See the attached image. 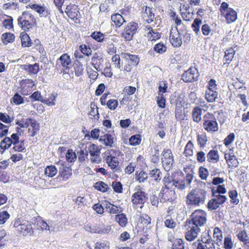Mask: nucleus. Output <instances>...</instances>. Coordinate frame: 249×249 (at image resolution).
I'll return each instance as SVG.
<instances>
[{
	"label": "nucleus",
	"instance_id": "nucleus-1",
	"mask_svg": "<svg viewBox=\"0 0 249 249\" xmlns=\"http://www.w3.org/2000/svg\"><path fill=\"white\" fill-rule=\"evenodd\" d=\"M19 134L14 133L12 134L11 137L4 138L0 142V147L1 149L5 151L13 144V147L11 149L10 153H13V151L18 152H23L26 149L24 141H19Z\"/></svg>",
	"mask_w": 249,
	"mask_h": 249
},
{
	"label": "nucleus",
	"instance_id": "nucleus-2",
	"mask_svg": "<svg viewBox=\"0 0 249 249\" xmlns=\"http://www.w3.org/2000/svg\"><path fill=\"white\" fill-rule=\"evenodd\" d=\"M206 192L201 189H193L186 197V203L188 205L200 206L205 200Z\"/></svg>",
	"mask_w": 249,
	"mask_h": 249
},
{
	"label": "nucleus",
	"instance_id": "nucleus-3",
	"mask_svg": "<svg viewBox=\"0 0 249 249\" xmlns=\"http://www.w3.org/2000/svg\"><path fill=\"white\" fill-rule=\"evenodd\" d=\"M137 191L131 196V201L135 208L140 209L142 210L144 203L148 200L147 194L142 190V189L139 187V188H136Z\"/></svg>",
	"mask_w": 249,
	"mask_h": 249
},
{
	"label": "nucleus",
	"instance_id": "nucleus-4",
	"mask_svg": "<svg viewBox=\"0 0 249 249\" xmlns=\"http://www.w3.org/2000/svg\"><path fill=\"white\" fill-rule=\"evenodd\" d=\"M206 213L200 209L195 211L191 215V219L186 221L187 222L199 228L203 226L206 224Z\"/></svg>",
	"mask_w": 249,
	"mask_h": 249
},
{
	"label": "nucleus",
	"instance_id": "nucleus-5",
	"mask_svg": "<svg viewBox=\"0 0 249 249\" xmlns=\"http://www.w3.org/2000/svg\"><path fill=\"white\" fill-rule=\"evenodd\" d=\"M162 166L166 171L170 170L174 162L173 155L171 150L164 149L161 154Z\"/></svg>",
	"mask_w": 249,
	"mask_h": 249
},
{
	"label": "nucleus",
	"instance_id": "nucleus-6",
	"mask_svg": "<svg viewBox=\"0 0 249 249\" xmlns=\"http://www.w3.org/2000/svg\"><path fill=\"white\" fill-rule=\"evenodd\" d=\"M203 127L208 132H216L218 129L217 123L214 116L210 113L206 114L204 117Z\"/></svg>",
	"mask_w": 249,
	"mask_h": 249
},
{
	"label": "nucleus",
	"instance_id": "nucleus-7",
	"mask_svg": "<svg viewBox=\"0 0 249 249\" xmlns=\"http://www.w3.org/2000/svg\"><path fill=\"white\" fill-rule=\"evenodd\" d=\"M138 25L135 22H131L127 24L122 33V36L126 40L132 39L133 36L137 31Z\"/></svg>",
	"mask_w": 249,
	"mask_h": 249
},
{
	"label": "nucleus",
	"instance_id": "nucleus-8",
	"mask_svg": "<svg viewBox=\"0 0 249 249\" xmlns=\"http://www.w3.org/2000/svg\"><path fill=\"white\" fill-rule=\"evenodd\" d=\"M32 223L36 225L38 229H40L42 230L49 231L50 232L54 231L55 228V226L53 225V222L52 221H48L47 223L40 217L33 219Z\"/></svg>",
	"mask_w": 249,
	"mask_h": 249
},
{
	"label": "nucleus",
	"instance_id": "nucleus-9",
	"mask_svg": "<svg viewBox=\"0 0 249 249\" xmlns=\"http://www.w3.org/2000/svg\"><path fill=\"white\" fill-rule=\"evenodd\" d=\"M198 76L197 69L195 67H191L182 74L181 79L186 83L192 82L197 80Z\"/></svg>",
	"mask_w": 249,
	"mask_h": 249
},
{
	"label": "nucleus",
	"instance_id": "nucleus-10",
	"mask_svg": "<svg viewBox=\"0 0 249 249\" xmlns=\"http://www.w3.org/2000/svg\"><path fill=\"white\" fill-rule=\"evenodd\" d=\"M170 41L174 47H179L182 45L181 34L177 27L172 28L170 30Z\"/></svg>",
	"mask_w": 249,
	"mask_h": 249
},
{
	"label": "nucleus",
	"instance_id": "nucleus-11",
	"mask_svg": "<svg viewBox=\"0 0 249 249\" xmlns=\"http://www.w3.org/2000/svg\"><path fill=\"white\" fill-rule=\"evenodd\" d=\"M185 226L187 229L185 234L186 240L189 241H193L197 237L198 233L200 231V229L187 222Z\"/></svg>",
	"mask_w": 249,
	"mask_h": 249
},
{
	"label": "nucleus",
	"instance_id": "nucleus-12",
	"mask_svg": "<svg viewBox=\"0 0 249 249\" xmlns=\"http://www.w3.org/2000/svg\"><path fill=\"white\" fill-rule=\"evenodd\" d=\"M175 180L173 179L172 176H170L168 174L164 178H163V182L166 187V189H162L160 193V196L161 194V192L163 193L165 191V195H163L161 196L162 198L164 200V201H167L169 200V198L166 196V194L167 193H172V191L169 190V189H173V187L174 186L173 183H174Z\"/></svg>",
	"mask_w": 249,
	"mask_h": 249
},
{
	"label": "nucleus",
	"instance_id": "nucleus-13",
	"mask_svg": "<svg viewBox=\"0 0 249 249\" xmlns=\"http://www.w3.org/2000/svg\"><path fill=\"white\" fill-rule=\"evenodd\" d=\"M224 158L228 163L229 167H236L238 166L239 162L232 149H230L225 153Z\"/></svg>",
	"mask_w": 249,
	"mask_h": 249
},
{
	"label": "nucleus",
	"instance_id": "nucleus-14",
	"mask_svg": "<svg viewBox=\"0 0 249 249\" xmlns=\"http://www.w3.org/2000/svg\"><path fill=\"white\" fill-rule=\"evenodd\" d=\"M18 232L23 236H26L33 232L31 224L28 221H23L21 226L18 228Z\"/></svg>",
	"mask_w": 249,
	"mask_h": 249
},
{
	"label": "nucleus",
	"instance_id": "nucleus-15",
	"mask_svg": "<svg viewBox=\"0 0 249 249\" xmlns=\"http://www.w3.org/2000/svg\"><path fill=\"white\" fill-rule=\"evenodd\" d=\"M121 56L124 59L125 63H129L133 66H136L140 62V58L138 55L131 54L128 53H122Z\"/></svg>",
	"mask_w": 249,
	"mask_h": 249
},
{
	"label": "nucleus",
	"instance_id": "nucleus-16",
	"mask_svg": "<svg viewBox=\"0 0 249 249\" xmlns=\"http://www.w3.org/2000/svg\"><path fill=\"white\" fill-rule=\"evenodd\" d=\"M142 16L143 19L147 23L152 22L155 18L153 9L147 6H145V8L143 7Z\"/></svg>",
	"mask_w": 249,
	"mask_h": 249
},
{
	"label": "nucleus",
	"instance_id": "nucleus-17",
	"mask_svg": "<svg viewBox=\"0 0 249 249\" xmlns=\"http://www.w3.org/2000/svg\"><path fill=\"white\" fill-rule=\"evenodd\" d=\"M99 141L103 142L106 146L112 147L114 146L115 138L110 134H106L101 136Z\"/></svg>",
	"mask_w": 249,
	"mask_h": 249
},
{
	"label": "nucleus",
	"instance_id": "nucleus-18",
	"mask_svg": "<svg viewBox=\"0 0 249 249\" xmlns=\"http://www.w3.org/2000/svg\"><path fill=\"white\" fill-rule=\"evenodd\" d=\"M221 16L224 17L228 24H230L235 21L237 18V13L233 9H230Z\"/></svg>",
	"mask_w": 249,
	"mask_h": 249
},
{
	"label": "nucleus",
	"instance_id": "nucleus-19",
	"mask_svg": "<svg viewBox=\"0 0 249 249\" xmlns=\"http://www.w3.org/2000/svg\"><path fill=\"white\" fill-rule=\"evenodd\" d=\"M103 59L96 54L94 55L91 58L92 65L98 71H100L103 68Z\"/></svg>",
	"mask_w": 249,
	"mask_h": 249
},
{
	"label": "nucleus",
	"instance_id": "nucleus-20",
	"mask_svg": "<svg viewBox=\"0 0 249 249\" xmlns=\"http://www.w3.org/2000/svg\"><path fill=\"white\" fill-rule=\"evenodd\" d=\"M29 6L31 9L38 13L40 17H46L49 15L48 11L43 6H40L36 4L30 5Z\"/></svg>",
	"mask_w": 249,
	"mask_h": 249
},
{
	"label": "nucleus",
	"instance_id": "nucleus-21",
	"mask_svg": "<svg viewBox=\"0 0 249 249\" xmlns=\"http://www.w3.org/2000/svg\"><path fill=\"white\" fill-rule=\"evenodd\" d=\"M106 162L110 168L112 170L116 169L118 170V168H117L119 165V161L118 159L114 156L111 155L107 156L106 159Z\"/></svg>",
	"mask_w": 249,
	"mask_h": 249
},
{
	"label": "nucleus",
	"instance_id": "nucleus-22",
	"mask_svg": "<svg viewBox=\"0 0 249 249\" xmlns=\"http://www.w3.org/2000/svg\"><path fill=\"white\" fill-rule=\"evenodd\" d=\"M112 230L111 225H105L104 224L95 226V233L99 234L109 233Z\"/></svg>",
	"mask_w": 249,
	"mask_h": 249
},
{
	"label": "nucleus",
	"instance_id": "nucleus-23",
	"mask_svg": "<svg viewBox=\"0 0 249 249\" xmlns=\"http://www.w3.org/2000/svg\"><path fill=\"white\" fill-rule=\"evenodd\" d=\"M57 62L58 64H61L63 68H68L71 63V60L67 53H64L58 59Z\"/></svg>",
	"mask_w": 249,
	"mask_h": 249
},
{
	"label": "nucleus",
	"instance_id": "nucleus-24",
	"mask_svg": "<svg viewBox=\"0 0 249 249\" xmlns=\"http://www.w3.org/2000/svg\"><path fill=\"white\" fill-rule=\"evenodd\" d=\"M111 19L117 27H121L125 22L123 16L119 14L112 15Z\"/></svg>",
	"mask_w": 249,
	"mask_h": 249
},
{
	"label": "nucleus",
	"instance_id": "nucleus-25",
	"mask_svg": "<svg viewBox=\"0 0 249 249\" xmlns=\"http://www.w3.org/2000/svg\"><path fill=\"white\" fill-rule=\"evenodd\" d=\"M115 220L122 227H125L127 224V218L125 214L122 213L115 215Z\"/></svg>",
	"mask_w": 249,
	"mask_h": 249
},
{
	"label": "nucleus",
	"instance_id": "nucleus-26",
	"mask_svg": "<svg viewBox=\"0 0 249 249\" xmlns=\"http://www.w3.org/2000/svg\"><path fill=\"white\" fill-rule=\"evenodd\" d=\"M218 93L217 91L213 89H208L206 91L205 98L208 102L213 103L215 101L217 97Z\"/></svg>",
	"mask_w": 249,
	"mask_h": 249
},
{
	"label": "nucleus",
	"instance_id": "nucleus-27",
	"mask_svg": "<svg viewBox=\"0 0 249 249\" xmlns=\"http://www.w3.org/2000/svg\"><path fill=\"white\" fill-rule=\"evenodd\" d=\"M202 109L198 107L194 108L192 111V118L194 122L199 123L201 120Z\"/></svg>",
	"mask_w": 249,
	"mask_h": 249
},
{
	"label": "nucleus",
	"instance_id": "nucleus-28",
	"mask_svg": "<svg viewBox=\"0 0 249 249\" xmlns=\"http://www.w3.org/2000/svg\"><path fill=\"white\" fill-rule=\"evenodd\" d=\"M25 69L31 75L36 74L39 70V65L36 63L34 65L28 64L25 66Z\"/></svg>",
	"mask_w": 249,
	"mask_h": 249
},
{
	"label": "nucleus",
	"instance_id": "nucleus-29",
	"mask_svg": "<svg viewBox=\"0 0 249 249\" xmlns=\"http://www.w3.org/2000/svg\"><path fill=\"white\" fill-rule=\"evenodd\" d=\"M24 20H28V21L33 22L35 20V18L34 16L28 12H24L22 13L21 16L19 17L18 19V21H19L20 23Z\"/></svg>",
	"mask_w": 249,
	"mask_h": 249
},
{
	"label": "nucleus",
	"instance_id": "nucleus-30",
	"mask_svg": "<svg viewBox=\"0 0 249 249\" xmlns=\"http://www.w3.org/2000/svg\"><path fill=\"white\" fill-rule=\"evenodd\" d=\"M90 156L100 155L101 148L95 144H90L88 147Z\"/></svg>",
	"mask_w": 249,
	"mask_h": 249
},
{
	"label": "nucleus",
	"instance_id": "nucleus-31",
	"mask_svg": "<svg viewBox=\"0 0 249 249\" xmlns=\"http://www.w3.org/2000/svg\"><path fill=\"white\" fill-rule=\"evenodd\" d=\"M207 160L209 161L217 162L219 160V155L217 151L210 150L207 155Z\"/></svg>",
	"mask_w": 249,
	"mask_h": 249
},
{
	"label": "nucleus",
	"instance_id": "nucleus-32",
	"mask_svg": "<svg viewBox=\"0 0 249 249\" xmlns=\"http://www.w3.org/2000/svg\"><path fill=\"white\" fill-rule=\"evenodd\" d=\"M145 27L147 31H148L147 33V36L152 40H155L160 38V35L159 33L154 32L150 26L147 25Z\"/></svg>",
	"mask_w": 249,
	"mask_h": 249
},
{
	"label": "nucleus",
	"instance_id": "nucleus-33",
	"mask_svg": "<svg viewBox=\"0 0 249 249\" xmlns=\"http://www.w3.org/2000/svg\"><path fill=\"white\" fill-rule=\"evenodd\" d=\"M30 124H31L32 129L31 130V129L29 128V132H31L30 136L31 137H34L39 130V124L37 123L36 121L34 120H33L32 122H30Z\"/></svg>",
	"mask_w": 249,
	"mask_h": 249
},
{
	"label": "nucleus",
	"instance_id": "nucleus-34",
	"mask_svg": "<svg viewBox=\"0 0 249 249\" xmlns=\"http://www.w3.org/2000/svg\"><path fill=\"white\" fill-rule=\"evenodd\" d=\"M22 46L23 47H29L31 46L32 42L29 36L26 33H22L20 35Z\"/></svg>",
	"mask_w": 249,
	"mask_h": 249
},
{
	"label": "nucleus",
	"instance_id": "nucleus-35",
	"mask_svg": "<svg viewBox=\"0 0 249 249\" xmlns=\"http://www.w3.org/2000/svg\"><path fill=\"white\" fill-rule=\"evenodd\" d=\"M1 39L4 44L13 42L15 39V36L13 34L10 33H4L2 35Z\"/></svg>",
	"mask_w": 249,
	"mask_h": 249
},
{
	"label": "nucleus",
	"instance_id": "nucleus-36",
	"mask_svg": "<svg viewBox=\"0 0 249 249\" xmlns=\"http://www.w3.org/2000/svg\"><path fill=\"white\" fill-rule=\"evenodd\" d=\"M161 172L159 169H154L150 171L149 176L156 180H160L161 178Z\"/></svg>",
	"mask_w": 249,
	"mask_h": 249
},
{
	"label": "nucleus",
	"instance_id": "nucleus-37",
	"mask_svg": "<svg viewBox=\"0 0 249 249\" xmlns=\"http://www.w3.org/2000/svg\"><path fill=\"white\" fill-rule=\"evenodd\" d=\"M90 36L99 42H102L106 40L105 38V35L100 32H94L91 33Z\"/></svg>",
	"mask_w": 249,
	"mask_h": 249
},
{
	"label": "nucleus",
	"instance_id": "nucleus-38",
	"mask_svg": "<svg viewBox=\"0 0 249 249\" xmlns=\"http://www.w3.org/2000/svg\"><path fill=\"white\" fill-rule=\"evenodd\" d=\"M57 172L56 168L53 165L48 166L45 168V174L49 177L54 176Z\"/></svg>",
	"mask_w": 249,
	"mask_h": 249
},
{
	"label": "nucleus",
	"instance_id": "nucleus-39",
	"mask_svg": "<svg viewBox=\"0 0 249 249\" xmlns=\"http://www.w3.org/2000/svg\"><path fill=\"white\" fill-rule=\"evenodd\" d=\"M229 196L231 198V203L235 205H237L239 203V200L237 198L238 193L235 190H231L229 192Z\"/></svg>",
	"mask_w": 249,
	"mask_h": 249
},
{
	"label": "nucleus",
	"instance_id": "nucleus-40",
	"mask_svg": "<svg viewBox=\"0 0 249 249\" xmlns=\"http://www.w3.org/2000/svg\"><path fill=\"white\" fill-rule=\"evenodd\" d=\"M94 186L95 189L102 192H106L109 189L108 185L103 181L97 182Z\"/></svg>",
	"mask_w": 249,
	"mask_h": 249
},
{
	"label": "nucleus",
	"instance_id": "nucleus-41",
	"mask_svg": "<svg viewBox=\"0 0 249 249\" xmlns=\"http://www.w3.org/2000/svg\"><path fill=\"white\" fill-rule=\"evenodd\" d=\"M160 147L157 145L154 147V153L151 157V161L153 163L158 162L160 160Z\"/></svg>",
	"mask_w": 249,
	"mask_h": 249
},
{
	"label": "nucleus",
	"instance_id": "nucleus-42",
	"mask_svg": "<svg viewBox=\"0 0 249 249\" xmlns=\"http://www.w3.org/2000/svg\"><path fill=\"white\" fill-rule=\"evenodd\" d=\"M109 205L108 207H107V210L110 213L119 214L123 211L121 208H119L118 207L111 204V203H109Z\"/></svg>",
	"mask_w": 249,
	"mask_h": 249
},
{
	"label": "nucleus",
	"instance_id": "nucleus-43",
	"mask_svg": "<svg viewBox=\"0 0 249 249\" xmlns=\"http://www.w3.org/2000/svg\"><path fill=\"white\" fill-rule=\"evenodd\" d=\"M235 53V51L232 48L227 49L225 51L224 58L225 59V60L227 61H231L233 58Z\"/></svg>",
	"mask_w": 249,
	"mask_h": 249
},
{
	"label": "nucleus",
	"instance_id": "nucleus-44",
	"mask_svg": "<svg viewBox=\"0 0 249 249\" xmlns=\"http://www.w3.org/2000/svg\"><path fill=\"white\" fill-rule=\"evenodd\" d=\"M95 249H109V243L107 241L97 242L95 244Z\"/></svg>",
	"mask_w": 249,
	"mask_h": 249
},
{
	"label": "nucleus",
	"instance_id": "nucleus-45",
	"mask_svg": "<svg viewBox=\"0 0 249 249\" xmlns=\"http://www.w3.org/2000/svg\"><path fill=\"white\" fill-rule=\"evenodd\" d=\"M197 140L201 148H204L208 141V139L205 134H198L197 135Z\"/></svg>",
	"mask_w": 249,
	"mask_h": 249
},
{
	"label": "nucleus",
	"instance_id": "nucleus-46",
	"mask_svg": "<svg viewBox=\"0 0 249 249\" xmlns=\"http://www.w3.org/2000/svg\"><path fill=\"white\" fill-rule=\"evenodd\" d=\"M11 100V102L16 105H19L24 103L23 97L18 93H15Z\"/></svg>",
	"mask_w": 249,
	"mask_h": 249
},
{
	"label": "nucleus",
	"instance_id": "nucleus-47",
	"mask_svg": "<svg viewBox=\"0 0 249 249\" xmlns=\"http://www.w3.org/2000/svg\"><path fill=\"white\" fill-rule=\"evenodd\" d=\"M202 23V21L201 19L199 18H196L192 24V28H193V31L196 34H198V33H199L200 26Z\"/></svg>",
	"mask_w": 249,
	"mask_h": 249
},
{
	"label": "nucleus",
	"instance_id": "nucleus-48",
	"mask_svg": "<svg viewBox=\"0 0 249 249\" xmlns=\"http://www.w3.org/2000/svg\"><path fill=\"white\" fill-rule=\"evenodd\" d=\"M212 194L213 196H215V198L214 199L216 200V201L219 205V206L221 204H223L227 200V197L225 196L220 195H216L215 194V192H214L213 189H212Z\"/></svg>",
	"mask_w": 249,
	"mask_h": 249
},
{
	"label": "nucleus",
	"instance_id": "nucleus-49",
	"mask_svg": "<svg viewBox=\"0 0 249 249\" xmlns=\"http://www.w3.org/2000/svg\"><path fill=\"white\" fill-rule=\"evenodd\" d=\"M172 249H184L183 241L180 239L175 240L173 243Z\"/></svg>",
	"mask_w": 249,
	"mask_h": 249
},
{
	"label": "nucleus",
	"instance_id": "nucleus-50",
	"mask_svg": "<svg viewBox=\"0 0 249 249\" xmlns=\"http://www.w3.org/2000/svg\"><path fill=\"white\" fill-rule=\"evenodd\" d=\"M80 49L82 53L86 56H89L91 54V49L86 44H82L80 46Z\"/></svg>",
	"mask_w": 249,
	"mask_h": 249
},
{
	"label": "nucleus",
	"instance_id": "nucleus-51",
	"mask_svg": "<svg viewBox=\"0 0 249 249\" xmlns=\"http://www.w3.org/2000/svg\"><path fill=\"white\" fill-rule=\"evenodd\" d=\"M66 159L68 162H74L76 159L75 153L72 150L69 149L66 155Z\"/></svg>",
	"mask_w": 249,
	"mask_h": 249
},
{
	"label": "nucleus",
	"instance_id": "nucleus-52",
	"mask_svg": "<svg viewBox=\"0 0 249 249\" xmlns=\"http://www.w3.org/2000/svg\"><path fill=\"white\" fill-rule=\"evenodd\" d=\"M193 144L191 141H189L185 147L184 154L186 156H192L193 154Z\"/></svg>",
	"mask_w": 249,
	"mask_h": 249
},
{
	"label": "nucleus",
	"instance_id": "nucleus-53",
	"mask_svg": "<svg viewBox=\"0 0 249 249\" xmlns=\"http://www.w3.org/2000/svg\"><path fill=\"white\" fill-rule=\"evenodd\" d=\"M167 47L163 43H159L155 45L154 50L157 53H162L166 51Z\"/></svg>",
	"mask_w": 249,
	"mask_h": 249
},
{
	"label": "nucleus",
	"instance_id": "nucleus-54",
	"mask_svg": "<svg viewBox=\"0 0 249 249\" xmlns=\"http://www.w3.org/2000/svg\"><path fill=\"white\" fill-rule=\"evenodd\" d=\"M18 22V25L24 31L28 30L32 27V22L28 21V20H24L23 22L21 21V23L19 21Z\"/></svg>",
	"mask_w": 249,
	"mask_h": 249
},
{
	"label": "nucleus",
	"instance_id": "nucleus-55",
	"mask_svg": "<svg viewBox=\"0 0 249 249\" xmlns=\"http://www.w3.org/2000/svg\"><path fill=\"white\" fill-rule=\"evenodd\" d=\"M147 178V174L143 171H142L139 173L138 172L136 173V178L140 182H143Z\"/></svg>",
	"mask_w": 249,
	"mask_h": 249
},
{
	"label": "nucleus",
	"instance_id": "nucleus-56",
	"mask_svg": "<svg viewBox=\"0 0 249 249\" xmlns=\"http://www.w3.org/2000/svg\"><path fill=\"white\" fill-rule=\"evenodd\" d=\"M141 139L140 135H134L131 136L129 140V142L131 145H137L141 142Z\"/></svg>",
	"mask_w": 249,
	"mask_h": 249
},
{
	"label": "nucleus",
	"instance_id": "nucleus-57",
	"mask_svg": "<svg viewBox=\"0 0 249 249\" xmlns=\"http://www.w3.org/2000/svg\"><path fill=\"white\" fill-rule=\"evenodd\" d=\"M112 187L114 191L117 193H121L123 191V185L119 181H114L112 183Z\"/></svg>",
	"mask_w": 249,
	"mask_h": 249
},
{
	"label": "nucleus",
	"instance_id": "nucleus-58",
	"mask_svg": "<svg viewBox=\"0 0 249 249\" xmlns=\"http://www.w3.org/2000/svg\"><path fill=\"white\" fill-rule=\"evenodd\" d=\"M207 207L209 210H215L219 207V205L216 201V200L213 198L209 201Z\"/></svg>",
	"mask_w": 249,
	"mask_h": 249
},
{
	"label": "nucleus",
	"instance_id": "nucleus-59",
	"mask_svg": "<svg viewBox=\"0 0 249 249\" xmlns=\"http://www.w3.org/2000/svg\"><path fill=\"white\" fill-rule=\"evenodd\" d=\"M106 105L109 109L113 110L117 108L118 105V101L116 99H109L107 102Z\"/></svg>",
	"mask_w": 249,
	"mask_h": 249
},
{
	"label": "nucleus",
	"instance_id": "nucleus-60",
	"mask_svg": "<svg viewBox=\"0 0 249 249\" xmlns=\"http://www.w3.org/2000/svg\"><path fill=\"white\" fill-rule=\"evenodd\" d=\"M206 249H215L213 240L209 236L208 240L204 243H201Z\"/></svg>",
	"mask_w": 249,
	"mask_h": 249
},
{
	"label": "nucleus",
	"instance_id": "nucleus-61",
	"mask_svg": "<svg viewBox=\"0 0 249 249\" xmlns=\"http://www.w3.org/2000/svg\"><path fill=\"white\" fill-rule=\"evenodd\" d=\"M10 217V214L7 211L0 212V224H3Z\"/></svg>",
	"mask_w": 249,
	"mask_h": 249
},
{
	"label": "nucleus",
	"instance_id": "nucleus-62",
	"mask_svg": "<svg viewBox=\"0 0 249 249\" xmlns=\"http://www.w3.org/2000/svg\"><path fill=\"white\" fill-rule=\"evenodd\" d=\"M213 237L216 238V241H222L223 237L222 231L218 228H215L213 231Z\"/></svg>",
	"mask_w": 249,
	"mask_h": 249
},
{
	"label": "nucleus",
	"instance_id": "nucleus-63",
	"mask_svg": "<svg viewBox=\"0 0 249 249\" xmlns=\"http://www.w3.org/2000/svg\"><path fill=\"white\" fill-rule=\"evenodd\" d=\"M199 177L202 179H206L209 175V172L207 169L200 167L199 169Z\"/></svg>",
	"mask_w": 249,
	"mask_h": 249
},
{
	"label": "nucleus",
	"instance_id": "nucleus-64",
	"mask_svg": "<svg viewBox=\"0 0 249 249\" xmlns=\"http://www.w3.org/2000/svg\"><path fill=\"white\" fill-rule=\"evenodd\" d=\"M233 246V243L231 239L229 237H226L224 241V247L225 249H231Z\"/></svg>",
	"mask_w": 249,
	"mask_h": 249
}]
</instances>
